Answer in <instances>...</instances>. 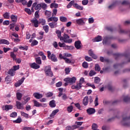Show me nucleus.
<instances>
[{
    "label": "nucleus",
    "mask_w": 130,
    "mask_h": 130,
    "mask_svg": "<svg viewBox=\"0 0 130 130\" xmlns=\"http://www.w3.org/2000/svg\"><path fill=\"white\" fill-rule=\"evenodd\" d=\"M101 81V79L98 77H94V83L95 84H99Z\"/></svg>",
    "instance_id": "obj_38"
},
{
    "label": "nucleus",
    "mask_w": 130,
    "mask_h": 130,
    "mask_svg": "<svg viewBox=\"0 0 130 130\" xmlns=\"http://www.w3.org/2000/svg\"><path fill=\"white\" fill-rule=\"evenodd\" d=\"M119 34H127L128 31L120 28L118 30Z\"/></svg>",
    "instance_id": "obj_27"
},
{
    "label": "nucleus",
    "mask_w": 130,
    "mask_h": 130,
    "mask_svg": "<svg viewBox=\"0 0 130 130\" xmlns=\"http://www.w3.org/2000/svg\"><path fill=\"white\" fill-rule=\"evenodd\" d=\"M92 41L93 42H100V41H102V37L99 36L95 39H93Z\"/></svg>",
    "instance_id": "obj_21"
},
{
    "label": "nucleus",
    "mask_w": 130,
    "mask_h": 130,
    "mask_svg": "<svg viewBox=\"0 0 130 130\" xmlns=\"http://www.w3.org/2000/svg\"><path fill=\"white\" fill-rule=\"evenodd\" d=\"M5 81L6 82H9L8 83H10L11 81V76H8L7 77L5 78Z\"/></svg>",
    "instance_id": "obj_64"
},
{
    "label": "nucleus",
    "mask_w": 130,
    "mask_h": 130,
    "mask_svg": "<svg viewBox=\"0 0 130 130\" xmlns=\"http://www.w3.org/2000/svg\"><path fill=\"white\" fill-rule=\"evenodd\" d=\"M43 28L46 33H48L49 31V26H48V25H44L43 26Z\"/></svg>",
    "instance_id": "obj_44"
},
{
    "label": "nucleus",
    "mask_w": 130,
    "mask_h": 130,
    "mask_svg": "<svg viewBox=\"0 0 130 130\" xmlns=\"http://www.w3.org/2000/svg\"><path fill=\"white\" fill-rule=\"evenodd\" d=\"M103 104L104 105H107L109 104V111H112L114 109V100H112L111 101H107L106 99H104L103 100Z\"/></svg>",
    "instance_id": "obj_2"
},
{
    "label": "nucleus",
    "mask_w": 130,
    "mask_h": 130,
    "mask_svg": "<svg viewBox=\"0 0 130 130\" xmlns=\"http://www.w3.org/2000/svg\"><path fill=\"white\" fill-rule=\"evenodd\" d=\"M95 74L96 72L94 70H91L88 74L89 77H93V76H95Z\"/></svg>",
    "instance_id": "obj_45"
},
{
    "label": "nucleus",
    "mask_w": 130,
    "mask_h": 130,
    "mask_svg": "<svg viewBox=\"0 0 130 130\" xmlns=\"http://www.w3.org/2000/svg\"><path fill=\"white\" fill-rule=\"evenodd\" d=\"M121 56H124L128 60V62H130V54L128 52H125L124 54H120L119 53H116L114 54V58L115 59H118V58H120Z\"/></svg>",
    "instance_id": "obj_1"
},
{
    "label": "nucleus",
    "mask_w": 130,
    "mask_h": 130,
    "mask_svg": "<svg viewBox=\"0 0 130 130\" xmlns=\"http://www.w3.org/2000/svg\"><path fill=\"white\" fill-rule=\"evenodd\" d=\"M82 103L84 106H87V105H88V103H89V98L88 96H85L83 98Z\"/></svg>",
    "instance_id": "obj_16"
},
{
    "label": "nucleus",
    "mask_w": 130,
    "mask_h": 130,
    "mask_svg": "<svg viewBox=\"0 0 130 130\" xmlns=\"http://www.w3.org/2000/svg\"><path fill=\"white\" fill-rule=\"evenodd\" d=\"M94 69H95V71H96V72H100V71L101 70V68L98 64H95Z\"/></svg>",
    "instance_id": "obj_39"
},
{
    "label": "nucleus",
    "mask_w": 130,
    "mask_h": 130,
    "mask_svg": "<svg viewBox=\"0 0 130 130\" xmlns=\"http://www.w3.org/2000/svg\"><path fill=\"white\" fill-rule=\"evenodd\" d=\"M30 99H31V98L28 96H24L23 98V100L24 101V103L23 104H27V103L28 101H30Z\"/></svg>",
    "instance_id": "obj_32"
},
{
    "label": "nucleus",
    "mask_w": 130,
    "mask_h": 130,
    "mask_svg": "<svg viewBox=\"0 0 130 130\" xmlns=\"http://www.w3.org/2000/svg\"><path fill=\"white\" fill-rule=\"evenodd\" d=\"M31 23H33V24H34V26L35 27H36V28H37V27H38L39 25H38V20H37V18H34L32 20H31Z\"/></svg>",
    "instance_id": "obj_23"
},
{
    "label": "nucleus",
    "mask_w": 130,
    "mask_h": 130,
    "mask_svg": "<svg viewBox=\"0 0 130 130\" xmlns=\"http://www.w3.org/2000/svg\"><path fill=\"white\" fill-rule=\"evenodd\" d=\"M10 56L11 57H12V58H13V60H15V59H16L17 57V56L16 55V54H15V53H14V52H10Z\"/></svg>",
    "instance_id": "obj_43"
},
{
    "label": "nucleus",
    "mask_w": 130,
    "mask_h": 130,
    "mask_svg": "<svg viewBox=\"0 0 130 130\" xmlns=\"http://www.w3.org/2000/svg\"><path fill=\"white\" fill-rule=\"evenodd\" d=\"M64 60H65V62L66 63H71V64H74V63H75V60L74 59L71 60L68 58L65 57Z\"/></svg>",
    "instance_id": "obj_19"
},
{
    "label": "nucleus",
    "mask_w": 130,
    "mask_h": 130,
    "mask_svg": "<svg viewBox=\"0 0 130 130\" xmlns=\"http://www.w3.org/2000/svg\"><path fill=\"white\" fill-rule=\"evenodd\" d=\"M15 71L13 69H11L8 71V75H10L12 77H14L15 76Z\"/></svg>",
    "instance_id": "obj_28"
},
{
    "label": "nucleus",
    "mask_w": 130,
    "mask_h": 130,
    "mask_svg": "<svg viewBox=\"0 0 130 130\" xmlns=\"http://www.w3.org/2000/svg\"><path fill=\"white\" fill-rule=\"evenodd\" d=\"M51 9L54 8L55 9H57L58 8V4L56 3H51L50 5Z\"/></svg>",
    "instance_id": "obj_36"
},
{
    "label": "nucleus",
    "mask_w": 130,
    "mask_h": 130,
    "mask_svg": "<svg viewBox=\"0 0 130 130\" xmlns=\"http://www.w3.org/2000/svg\"><path fill=\"white\" fill-rule=\"evenodd\" d=\"M98 128V125L96 123H93L92 125V129L93 130L97 129Z\"/></svg>",
    "instance_id": "obj_54"
},
{
    "label": "nucleus",
    "mask_w": 130,
    "mask_h": 130,
    "mask_svg": "<svg viewBox=\"0 0 130 130\" xmlns=\"http://www.w3.org/2000/svg\"><path fill=\"white\" fill-rule=\"evenodd\" d=\"M36 38V34L34 33L32 34L31 35V39L29 40V42L30 43H31V42H32V41L33 40V39H34V38Z\"/></svg>",
    "instance_id": "obj_53"
},
{
    "label": "nucleus",
    "mask_w": 130,
    "mask_h": 130,
    "mask_svg": "<svg viewBox=\"0 0 130 130\" xmlns=\"http://www.w3.org/2000/svg\"><path fill=\"white\" fill-rule=\"evenodd\" d=\"M40 23L43 25H45V23H46V21H45V19H40Z\"/></svg>",
    "instance_id": "obj_62"
},
{
    "label": "nucleus",
    "mask_w": 130,
    "mask_h": 130,
    "mask_svg": "<svg viewBox=\"0 0 130 130\" xmlns=\"http://www.w3.org/2000/svg\"><path fill=\"white\" fill-rule=\"evenodd\" d=\"M112 38H113L112 37H105L103 41V44H107V41L110 39H112Z\"/></svg>",
    "instance_id": "obj_20"
},
{
    "label": "nucleus",
    "mask_w": 130,
    "mask_h": 130,
    "mask_svg": "<svg viewBox=\"0 0 130 130\" xmlns=\"http://www.w3.org/2000/svg\"><path fill=\"white\" fill-rule=\"evenodd\" d=\"M75 46L76 49H81L83 45L80 41H77L75 42Z\"/></svg>",
    "instance_id": "obj_11"
},
{
    "label": "nucleus",
    "mask_w": 130,
    "mask_h": 130,
    "mask_svg": "<svg viewBox=\"0 0 130 130\" xmlns=\"http://www.w3.org/2000/svg\"><path fill=\"white\" fill-rule=\"evenodd\" d=\"M3 25L5 26H8V25H10V21L9 20H5L3 22Z\"/></svg>",
    "instance_id": "obj_63"
},
{
    "label": "nucleus",
    "mask_w": 130,
    "mask_h": 130,
    "mask_svg": "<svg viewBox=\"0 0 130 130\" xmlns=\"http://www.w3.org/2000/svg\"><path fill=\"white\" fill-rule=\"evenodd\" d=\"M34 9L36 11L41 10V3L37 4V2L34 3L31 6V12L34 13Z\"/></svg>",
    "instance_id": "obj_5"
},
{
    "label": "nucleus",
    "mask_w": 130,
    "mask_h": 130,
    "mask_svg": "<svg viewBox=\"0 0 130 130\" xmlns=\"http://www.w3.org/2000/svg\"><path fill=\"white\" fill-rule=\"evenodd\" d=\"M0 44H6L7 45H9L10 42L6 39H1L0 40Z\"/></svg>",
    "instance_id": "obj_22"
},
{
    "label": "nucleus",
    "mask_w": 130,
    "mask_h": 130,
    "mask_svg": "<svg viewBox=\"0 0 130 130\" xmlns=\"http://www.w3.org/2000/svg\"><path fill=\"white\" fill-rule=\"evenodd\" d=\"M25 12H26V13H28V15H31V14H32V12H31V10H30V9L28 8H25L24 9Z\"/></svg>",
    "instance_id": "obj_57"
},
{
    "label": "nucleus",
    "mask_w": 130,
    "mask_h": 130,
    "mask_svg": "<svg viewBox=\"0 0 130 130\" xmlns=\"http://www.w3.org/2000/svg\"><path fill=\"white\" fill-rule=\"evenodd\" d=\"M60 41H63L64 43H72L73 39H70L69 35L64 34L63 37L60 38Z\"/></svg>",
    "instance_id": "obj_3"
},
{
    "label": "nucleus",
    "mask_w": 130,
    "mask_h": 130,
    "mask_svg": "<svg viewBox=\"0 0 130 130\" xmlns=\"http://www.w3.org/2000/svg\"><path fill=\"white\" fill-rule=\"evenodd\" d=\"M24 81H25V77L22 78L21 79H20L17 82H16L15 84V87H20V86H21L22 84L24 83Z\"/></svg>",
    "instance_id": "obj_13"
},
{
    "label": "nucleus",
    "mask_w": 130,
    "mask_h": 130,
    "mask_svg": "<svg viewBox=\"0 0 130 130\" xmlns=\"http://www.w3.org/2000/svg\"><path fill=\"white\" fill-rule=\"evenodd\" d=\"M5 19H10V13L9 12H6L4 15H3Z\"/></svg>",
    "instance_id": "obj_50"
},
{
    "label": "nucleus",
    "mask_w": 130,
    "mask_h": 130,
    "mask_svg": "<svg viewBox=\"0 0 130 130\" xmlns=\"http://www.w3.org/2000/svg\"><path fill=\"white\" fill-rule=\"evenodd\" d=\"M129 100H130V98H128V96H124V98H123L124 102H128Z\"/></svg>",
    "instance_id": "obj_55"
},
{
    "label": "nucleus",
    "mask_w": 130,
    "mask_h": 130,
    "mask_svg": "<svg viewBox=\"0 0 130 130\" xmlns=\"http://www.w3.org/2000/svg\"><path fill=\"white\" fill-rule=\"evenodd\" d=\"M17 112H13L11 114H10V117L15 118V117H17Z\"/></svg>",
    "instance_id": "obj_52"
},
{
    "label": "nucleus",
    "mask_w": 130,
    "mask_h": 130,
    "mask_svg": "<svg viewBox=\"0 0 130 130\" xmlns=\"http://www.w3.org/2000/svg\"><path fill=\"white\" fill-rule=\"evenodd\" d=\"M57 14V9L56 8H54L53 9V12L52 13V17L55 16Z\"/></svg>",
    "instance_id": "obj_48"
},
{
    "label": "nucleus",
    "mask_w": 130,
    "mask_h": 130,
    "mask_svg": "<svg viewBox=\"0 0 130 130\" xmlns=\"http://www.w3.org/2000/svg\"><path fill=\"white\" fill-rule=\"evenodd\" d=\"M88 54L90 56H91L92 58H94V59H97V56L94 54L93 51L91 50L88 51Z\"/></svg>",
    "instance_id": "obj_18"
},
{
    "label": "nucleus",
    "mask_w": 130,
    "mask_h": 130,
    "mask_svg": "<svg viewBox=\"0 0 130 130\" xmlns=\"http://www.w3.org/2000/svg\"><path fill=\"white\" fill-rule=\"evenodd\" d=\"M73 109H74V107H73V106L71 105L67 107V111L68 112V113H71V112H72V111H73Z\"/></svg>",
    "instance_id": "obj_37"
},
{
    "label": "nucleus",
    "mask_w": 130,
    "mask_h": 130,
    "mask_svg": "<svg viewBox=\"0 0 130 130\" xmlns=\"http://www.w3.org/2000/svg\"><path fill=\"white\" fill-rule=\"evenodd\" d=\"M34 106L36 107H41V103L37 102L36 100H34Z\"/></svg>",
    "instance_id": "obj_29"
},
{
    "label": "nucleus",
    "mask_w": 130,
    "mask_h": 130,
    "mask_svg": "<svg viewBox=\"0 0 130 130\" xmlns=\"http://www.w3.org/2000/svg\"><path fill=\"white\" fill-rule=\"evenodd\" d=\"M16 3H22V5H25L27 4L26 0H15Z\"/></svg>",
    "instance_id": "obj_47"
},
{
    "label": "nucleus",
    "mask_w": 130,
    "mask_h": 130,
    "mask_svg": "<svg viewBox=\"0 0 130 130\" xmlns=\"http://www.w3.org/2000/svg\"><path fill=\"white\" fill-rule=\"evenodd\" d=\"M86 112L88 115H92L96 112V110L92 108H89L86 110Z\"/></svg>",
    "instance_id": "obj_9"
},
{
    "label": "nucleus",
    "mask_w": 130,
    "mask_h": 130,
    "mask_svg": "<svg viewBox=\"0 0 130 130\" xmlns=\"http://www.w3.org/2000/svg\"><path fill=\"white\" fill-rule=\"evenodd\" d=\"M22 93L20 92H17L16 93V97L17 98V100L19 101H20L22 99Z\"/></svg>",
    "instance_id": "obj_41"
},
{
    "label": "nucleus",
    "mask_w": 130,
    "mask_h": 130,
    "mask_svg": "<svg viewBox=\"0 0 130 130\" xmlns=\"http://www.w3.org/2000/svg\"><path fill=\"white\" fill-rule=\"evenodd\" d=\"M3 110H5V111H9L11 109H13V106L10 105H6L5 106L2 107Z\"/></svg>",
    "instance_id": "obj_12"
},
{
    "label": "nucleus",
    "mask_w": 130,
    "mask_h": 130,
    "mask_svg": "<svg viewBox=\"0 0 130 130\" xmlns=\"http://www.w3.org/2000/svg\"><path fill=\"white\" fill-rule=\"evenodd\" d=\"M10 19H11L12 22H17V21H18V17L13 14L10 16Z\"/></svg>",
    "instance_id": "obj_25"
},
{
    "label": "nucleus",
    "mask_w": 130,
    "mask_h": 130,
    "mask_svg": "<svg viewBox=\"0 0 130 130\" xmlns=\"http://www.w3.org/2000/svg\"><path fill=\"white\" fill-rule=\"evenodd\" d=\"M38 45V42L37 41V40H34L32 41L30 46H35Z\"/></svg>",
    "instance_id": "obj_42"
},
{
    "label": "nucleus",
    "mask_w": 130,
    "mask_h": 130,
    "mask_svg": "<svg viewBox=\"0 0 130 130\" xmlns=\"http://www.w3.org/2000/svg\"><path fill=\"white\" fill-rule=\"evenodd\" d=\"M29 67L31 68V69H34V70H38V69H40V66L36 62L30 63Z\"/></svg>",
    "instance_id": "obj_10"
},
{
    "label": "nucleus",
    "mask_w": 130,
    "mask_h": 130,
    "mask_svg": "<svg viewBox=\"0 0 130 130\" xmlns=\"http://www.w3.org/2000/svg\"><path fill=\"white\" fill-rule=\"evenodd\" d=\"M74 4H75V1L73 0L71 1L67 6V9H70V8H72V6H74Z\"/></svg>",
    "instance_id": "obj_35"
},
{
    "label": "nucleus",
    "mask_w": 130,
    "mask_h": 130,
    "mask_svg": "<svg viewBox=\"0 0 130 130\" xmlns=\"http://www.w3.org/2000/svg\"><path fill=\"white\" fill-rule=\"evenodd\" d=\"M44 72L46 76L48 77H53V73L51 71V67L50 66H46L45 68Z\"/></svg>",
    "instance_id": "obj_4"
},
{
    "label": "nucleus",
    "mask_w": 130,
    "mask_h": 130,
    "mask_svg": "<svg viewBox=\"0 0 130 130\" xmlns=\"http://www.w3.org/2000/svg\"><path fill=\"white\" fill-rule=\"evenodd\" d=\"M23 130H35V128H33V127H24L23 128Z\"/></svg>",
    "instance_id": "obj_61"
},
{
    "label": "nucleus",
    "mask_w": 130,
    "mask_h": 130,
    "mask_svg": "<svg viewBox=\"0 0 130 130\" xmlns=\"http://www.w3.org/2000/svg\"><path fill=\"white\" fill-rule=\"evenodd\" d=\"M35 61L36 63H37V64H41V63H42V62L41 60V57H38L35 58Z\"/></svg>",
    "instance_id": "obj_26"
},
{
    "label": "nucleus",
    "mask_w": 130,
    "mask_h": 130,
    "mask_svg": "<svg viewBox=\"0 0 130 130\" xmlns=\"http://www.w3.org/2000/svg\"><path fill=\"white\" fill-rule=\"evenodd\" d=\"M13 122L15 123H21L22 122V118L20 117H18L16 120L13 121Z\"/></svg>",
    "instance_id": "obj_40"
},
{
    "label": "nucleus",
    "mask_w": 130,
    "mask_h": 130,
    "mask_svg": "<svg viewBox=\"0 0 130 130\" xmlns=\"http://www.w3.org/2000/svg\"><path fill=\"white\" fill-rule=\"evenodd\" d=\"M49 26H50V28H56L57 27V23L56 22H51L48 24Z\"/></svg>",
    "instance_id": "obj_24"
},
{
    "label": "nucleus",
    "mask_w": 130,
    "mask_h": 130,
    "mask_svg": "<svg viewBox=\"0 0 130 130\" xmlns=\"http://www.w3.org/2000/svg\"><path fill=\"white\" fill-rule=\"evenodd\" d=\"M48 53V56L47 57H48L49 59H51L52 61H57V58H56V56L54 54H52L51 52H50V51H47Z\"/></svg>",
    "instance_id": "obj_6"
},
{
    "label": "nucleus",
    "mask_w": 130,
    "mask_h": 130,
    "mask_svg": "<svg viewBox=\"0 0 130 130\" xmlns=\"http://www.w3.org/2000/svg\"><path fill=\"white\" fill-rule=\"evenodd\" d=\"M19 49H20V50H28V46H25L24 47L23 46H19Z\"/></svg>",
    "instance_id": "obj_51"
},
{
    "label": "nucleus",
    "mask_w": 130,
    "mask_h": 130,
    "mask_svg": "<svg viewBox=\"0 0 130 130\" xmlns=\"http://www.w3.org/2000/svg\"><path fill=\"white\" fill-rule=\"evenodd\" d=\"M45 15L46 17H51V12L49 11L46 10L45 12Z\"/></svg>",
    "instance_id": "obj_49"
},
{
    "label": "nucleus",
    "mask_w": 130,
    "mask_h": 130,
    "mask_svg": "<svg viewBox=\"0 0 130 130\" xmlns=\"http://www.w3.org/2000/svg\"><path fill=\"white\" fill-rule=\"evenodd\" d=\"M33 96L36 99H41L42 97H43V95L42 94L39 93L38 92H35L33 94Z\"/></svg>",
    "instance_id": "obj_17"
},
{
    "label": "nucleus",
    "mask_w": 130,
    "mask_h": 130,
    "mask_svg": "<svg viewBox=\"0 0 130 130\" xmlns=\"http://www.w3.org/2000/svg\"><path fill=\"white\" fill-rule=\"evenodd\" d=\"M88 3H89V0H83L82 1V4L83 6H87V5H88Z\"/></svg>",
    "instance_id": "obj_58"
},
{
    "label": "nucleus",
    "mask_w": 130,
    "mask_h": 130,
    "mask_svg": "<svg viewBox=\"0 0 130 130\" xmlns=\"http://www.w3.org/2000/svg\"><path fill=\"white\" fill-rule=\"evenodd\" d=\"M16 103L17 109H24V104H22L19 101H16Z\"/></svg>",
    "instance_id": "obj_14"
},
{
    "label": "nucleus",
    "mask_w": 130,
    "mask_h": 130,
    "mask_svg": "<svg viewBox=\"0 0 130 130\" xmlns=\"http://www.w3.org/2000/svg\"><path fill=\"white\" fill-rule=\"evenodd\" d=\"M86 21H87V18H82L77 19L76 22L78 25H81V26H83V25H85Z\"/></svg>",
    "instance_id": "obj_8"
},
{
    "label": "nucleus",
    "mask_w": 130,
    "mask_h": 130,
    "mask_svg": "<svg viewBox=\"0 0 130 130\" xmlns=\"http://www.w3.org/2000/svg\"><path fill=\"white\" fill-rule=\"evenodd\" d=\"M20 114L21 116H23V117H25V118H28V116H29V114L22 111L20 112Z\"/></svg>",
    "instance_id": "obj_46"
},
{
    "label": "nucleus",
    "mask_w": 130,
    "mask_h": 130,
    "mask_svg": "<svg viewBox=\"0 0 130 130\" xmlns=\"http://www.w3.org/2000/svg\"><path fill=\"white\" fill-rule=\"evenodd\" d=\"M49 105L52 108L55 107V106H56V105L55 104V101L54 100L51 101L49 103Z\"/></svg>",
    "instance_id": "obj_30"
},
{
    "label": "nucleus",
    "mask_w": 130,
    "mask_h": 130,
    "mask_svg": "<svg viewBox=\"0 0 130 130\" xmlns=\"http://www.w3.org/2000/svg\"><path fill=\"white\" fill-rule=\"evenodd\" d=\"M47 5L44 3H41V8L43 10H46L47 9Z\"/></svg>",
    "instance_id": "obj_33"
},
{
    "label": "nucleus",
    "mask_w": 130,
    "mask_h": 130,
    "mask_svg": "<svg viewBox=\"0 0 130 130\" xmlns=\"http://www.w3.org/2000/svg\"><path fill=\"white\" fill-rule=\"evenodd\" d=\"M73 7L77 9V10H79L80 11H83L84 10V7L79 5L78 3H75L73 4Z\"/></svg>",
    "instance_id": "obj_15"
},
{
    "label": "nucleus",
    "mask_w": 130,
    "mask_h": 130,
    "mask_svg": "<svg viewBox=\"0 0 130 130\" xmlns=\"http://www.w3.org/2000/svg\"><path fill=\"white\" fill-rule=\"evenodd\" d=\"M85 60H86V61H92V58H91L88 56H85Z\"/></svg>",
    "instance_id": "obj_60"
},
{
    "label": "nucleus",
    "mask_w": 130,
    "mask_h": 130,
    "mask_svg": "<svg viewBox=\"0 0 130 130\" xmlns=\"http://www.w3.org/2000/svg\"><path fill=\"white\" fill-rule=\"evenodd\" d=\"M76 90H80L82 88V84L81 83H78L76 85Z\"/></svg>",
    "instance_id": "obj_59"
},
{
    "label": "nucleus",
    "mask_w": 130,
    "mask_h": 130,
    "mask_svg": "<svg viewBox=\"0 0 130 130\" xmlns=\"http://www.w3.org/2000/svg\"><path fill=\"white\" fill-rule=\"evenodd\" d=\"M59 20L61 22H63L65 23L66 22H68V18L64 16H60L59 17Z\"/></svg>",
    "instance_id": "obj_31"
},
{
    "label": "nucleus",
    "mask_w": 130,
    "mask_h": 130,
    "mask_svg": "<svg viewBox=\"0 0 130 130\" xmlns=\"http://www.w3.org/2000/svg\"><path fill=\"white\" fill-rule=\"evenodd\" d=\"M20 69V65H17V66H13V71L15 72V71H18Z\"/></svg>",
    "instance_id": "obj_56"
},
{
    "label": "nucleus",
    "mask_w": 130,
    "mask_h": 130,
    "mask_svg": "<svg viewBox=\"0 0 130 130\" xmlns=\"http://www.w3.org/2000/svg\"><path fill=\"white\" fill-rule=\"evenodd\" d=\"M59 111V110L58 109H56L53 111L50 115V117H53V116H54V115H55V114H56Z\"/></svg>",
    "instance_id": "obj_34"
},
{
    "label": "nucleus",
    "mask_w": 130,
    "mask_h": 130,
    "mask_svg": "<svg viewBox=\"0 0 130 130\" xmlns=\"http://www.w3.org/2000/svg\"><path fill=\"white\" fill-rule=\"evenodd\" d=\"M64 82H67V83H69L70 85H73V84H75L76 83V81H77V78L75 77H73L72 78H66L64 79Z\"/></svg>",
    "instance_id": "obj_7"
}]
</instances>
